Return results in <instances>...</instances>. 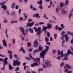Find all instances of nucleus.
<instances>
[{
	"mask_svg": "<svg viewBox=\"0 0 73 73\" xmlns=\"http://www.w3.org/2000/svg\"><path fill=\"white\" fill-rule=\"evenodd\" d=\"M70 54H72V55H73V52L70 51V49H69L67 51V54H65V56H66V57H67L68 56V55H69Z\"/></svg>",
	"mask_w": 73,
	"mask_h": 73,
	"instance_id": "423d86ee",
	"label": "nucleus"
},
{
	"mask_svg": "<svg viewBox=\"0 0 73 73\" xmlns=\"http://www.w3.org/2000/svg\"><path fill=\"white\" fill-rule=\"evenodd\" d=\"M57 38V34H54V39L56 38Z\"/></svg>",
	"mask_w": 73,
	"mask_h": 73,
	"instance_id": "0e129e2a",
	"label": "nucleus"
},
{
	"mask_svg": "<svg viewBox=\"0 0 73 73\" xmlns=\"http://www.w3.org/2000/svg\"><path fill=\"white\" fill-rule=\"evenodd\" d=\"M68 36V35L67 34H66L65 35H62V37L64 38H65V40H66V42H68V40H69V36Z\"/></svg>",
	"mask_w": 73,
	"mask_h": 73,
	"instance_id": "39448f33",
	"label": "nucleus"
},
{
	"mask_svg": "<svg viewBox=\"0 0 73 73\" xmlns=\"http://www.w3.org/2000/svg\"><path fill=\"white\" fill-rule=\"evenodd\" d=\"M43 68H39L38 69V72H40V71H42L43 70Z\"/></svg>",
	"mask_w": 73,
	"mask_h": 73,
	"instance_id": "09e8293b",
	"label": "nucleus"
},
{
	"mask_svg": "<svg viewBox=\"0 0 73 73\" xmlns=\"http://www.w3.org/2000/svg\"><path fill=\"white\" fill-rule=\"evenodd\" d=\"M27 46L28 47H30L31 46V44L30 42H28L27 43Z\"/></svg>",
	"mask_w": 73,
	"mask_h": 73,
	"instance_id": "ea45409f",
	"label": "nucleus"
},
{
	"mask_svg": "<svg viewBox=\"0 0 73 73\" xmlns=\"http://www.w3.org/2000/svg\"><path fill=\"white\" fill-rule=\"evenodd\" d=\"M65 40H63L62 42V47H64V43L65 42Z\"/></svg>",
	"mask_w": 73,
	"mask_h": 73,
	"instance_id": "603ef678",
	"label": "nucleus"
},
{
	"mask_svg": "<svg viewBox=\"0 0 73 73\" xmlns=\"http://www.w3.org/2000/svg\"><path fill=\"white\" fill-rule=\"evenodd\" d=\"M33 64H34V66H38V62H36V63H33Z\"/></svg>",
	"mask_w": 73,
	"mask_h": 73,
	"instance_id": "de8ad7c7",
	"label": "nucleus"
},
{
	"mask_svg": "<svg viewBox=\"0 0 73 73\" xmlns=\"http://www.w3.org/2000/svg\"><path fill=\"white\" fill-rule=\"evenodd\" d=\"M19 29L21 32H24V31H25L24 30V28H23V27H20L19 28Z\"/></svg>",
	"mask_w": 73,
	"mask_h": 73,
	"instance_id": "6ab92c4d",
	"label": "nucleus"
},
{
	"mask_svg": "<svg viewBox=\"0 0 73 73\" xmlns=\"http://www.w3.org/2000/svg\"><path fill=\"white\" fill-rule=\"evenodd\" d=\"M60 7H64V4L62 2H61L60 4Z\"/></svg>",
	"mask_w": 73,
	"mask_h": 73,
	"instance_id": "e433bc0d",
	"label": "nucleus"
},
{
	"mask_svg": "<svg viewBox=\"0 0 73 73\" xmlns=\"http://www.w3.org/2000/svg\"><path fill=\"white\" fill-rule=\"evenodd\" d=\"M2 42L3 45H4V46L5 47H7V42H6V41H5V39L3 40H2Z\"/></svg>",
	"mask_w": 73,
	"mask_h": 73,
	"instance_id": "6e6552de",
	"label": "nucleus"
},
{
	"mask_svg": "<svg viewBox=\"0 0 73 73\" xmlns=\"http://www.w3.org/2000/svg\"><path fill=\"white\" fill-rule=\"evenodd\" d=\"M16 5V4L15 3H12V5L11 6V7L12 9H13L15 7V6Z\"/></svg>",
	"mask_w": 73,
	"mask_h": 73,
	"instance_id": "1a4fd4ad",
	"label": "nucleus"
},
{
	"mask_svg": "<svg viewBox=\"0 0 73 73\" xmlns=\"http://www.w3.org/2000/svg\"><path fill=\"white\" fill-rule=\"evenodd\" d=\"M43 49V48L42 46H41V47H38V50H39V52L40 51H42V50Z\"/></svg>",
	"mask_w": 73,
	"mask_h": 73,
	"instance_id": "4be33fe9",
	"label": "nucleus"
},
{
	"mask_svg": "<svg viewBox=\"0 0 73 73\" xmlns=\"http://www.w3.org/2000/svg\"><path fill=\"white\" fill-rule=\"evenodd\" d=\"M73 13H70L69 15V20H70V17H72V16L73 15Z\"/></svg>",
	"mask_w": 73,
	"mask_h": 73,
	"instance_id": "bb28decb",
	"label": "nucleus"
},
{
	"mask_svg": "<svg viewBox=\"0 0 73 73\" xmlns=\"http://www.w3.org/2000/svg\"><path fill=\"white\" fill-rule=\"evenodd\" d=\"M50 59H47L46 60V61L45 62V64L46 66L44 64H42V66L44 69H45L47 68V66H52L51 64H50Z\"/></svg>",
	"mask_w": 73,
	"mask_h": 73,
	"instance_id": "7ed1b4c3",
	"label": "nucleus"
},
{
	"mask_svg": "<svg viewBox=\"0 0 73 73\" xmlns=\"http://www.w3.org/2000/svg\"><path fill=\"white\" fill-rule=\"evenodd\" d=\"M23 15H24V17L25 18V19L23 20H24V21L26 20L27 19V18L28 17L27 16V15H26V14H25V13H24Z\"/></svg>",
	"mask_w": 73,
	"mask_h": 73,
	"instance_id": "cd10ccee",
	"label": "nucleus"
},
{
	"mask_svg": "<svg viewBox=\"0 0 73 73\" xmlns=\"http://www.w3.org/2000/svg\"><path fill=\"white\" fill-rule=\"evenodd\" d=\"M9 70H12V69H13V68H14L12 67L11 64L9 65Z\"/></svg>",
	"mask_w": 73,
	"mask_h": 73,
	"instance_id": "aec40b11",
	"label": "nucleus"
},
{
	"mask_svg": "<svg viewBox=\"0 0 73 73\" xmlns=\"http://www.w3.org/2000/svg\"><path fill=\"white\" fill-rule=\"evenodd\" d=\"M52 53H53V54H54L56 53V50H55L53 49L52 50Z\"/></svg>",
	"mask_w": 73,
	"mask_h": 73,
	"instance_id": "f704fd0d",
	"label": "nucleus"
},
{
	"mask_svg": "<svg viewBox=\"0 0 73 73\" xmlns=\"http://www.w3.org/2000/svg\"><path fill=\"white\" fill-rule=\"evenodd\" d=\"M19 51H22L23 53L24 54H25V50L23 48L21 47V49L19 50Z\"/></svg>",
	"mask_w": 73,
	"mask_h": 73,
	"instance_id": "f3484780",
	"label": "nucleus"
},
{
	"mask_svg": "<svg viewBox=\"0 0 73 73\" xmlns=\"http://www.w3.org/2000/svg\"><path fill=\"white\" fill-rule=\"evenodd\" d=\"M12 57H13V56L12 55H10L9 57H10V59L11 60H12Z\"/></svg>",
	"mask_w": 73,
	"mask_h": 73,
	"instance_id": "774afa93",
	"label": "nucleus"
},
{
	"mask_svg": "<svg viewBox=\"0 0 73 73\" xmlns=\"http://www.w3.org/2000/svg\"><path fill=\"white\" fill-rule=\"evenodd\" d=\"M20 36L21 37V38L22 41H24V40H25V38L24 37H23L22 35H20Z\"/></svg>",
	"mask_w": 73,
	"mask_h": 73,
	"instance_id": "c756f323",
	"label": "nucleus"
},
{
	"mask_svg": "<svg viewBox=\"0 0 73 73\" xmlns=\"http://www.w3.org/2000/svg\"><path fill=\"white\" fill-rule=\"evenodd\" d=\"M21 9H19V15H20V13H21Z\"/></svg>",
	"mask_w": 73,
	"mask_h": 73,
	"instance_id": "bf43d9fd",
	"label": "nucleus"
},
{
	"mask_svg": "<svg viewBox=\"0 0 73 73\" xmlns=\"http://www.w3.org/2000/svg\"><path fill=\"white\" fill-rule=\"evenodd\" d=\"M1 7L2 8H3V9H4L5 10H6L7 9V7L5 6V5H2L1 6Z\"/></svg>",
	"mask_w": 73,
	"mask_h": 73,
	"instance_id": "412c9836",
	"label": "nucleus"
},
{
	"mask_svg": "<svg viewBox=\"0 0 73 73\" xmlns=\"http://www.w3.org/2000/svg\"><path fill=\"white\" fill-rule=\"evenodd\" d=\"M68 71H69V70L68 69H66L64 70V72L65 73H67V72H68Z\"/></svg>",
	"mask_w": 73,
	"mask_h": 73,
	"instance_id": "5fc2aeb1",
	"label": "nucleus"
},
{
	"mask_svg": "<svg viewBox=\"0 0 73 73\" xmlns=\"http://www.w3.org/2000/svg\"><path fill=\"white\" fill-rule=\"evenodd\" d=\"M38 7L41 9H43V8L41 6H39Z\"/></svg>",
	"mask_w": 73,
	"mask_h": 73,
	"instance_id": "338daca9",
	"label": "nucleus"
},
{
	"mask_svg": "<svg viewBox=\"0 0 73 73\" xmlns=\"http://www.w3.org/2000/svg\"><path fill=\"white\" fill-rule=\"evenodd\" d=\"M47 35L48 37H50V33H49V32H47Z\"/></svg>",
	"mask_w": 73,
	"mask_h": 73,
	"instance_id": "3c124183",
	"label": "nucleus"
},
{
	"mask_svg": "<svg viewBox=\"0 0 73 73\" xmlns=\"http://www.w3.org/2000/svg\"><path fill=\"white\" fill-rule=\"evenodd\" d=\"M61 12L62 14H66V13H67V11H65L64 10H62Z\"/></svg>",
	"mask_w": 73,
	"mask_h": 73,
	"instance_id": "393cba45",
	"label": "nucleus"
},
{
	"mask_svg": "<svg viewBox=\"0 0 73 73\" xmlns=\"http://www.w3.org/2000/svg\"><path fill=\"white\" fill-rule=\"evenodd\" d=\"M4 23H8V21L7 20V19H5L3 21Z\"/></svg>",
	"mask_w": 73,
	"mask_h": 73,
	"instance_id": "58836bf2",
	"label": "nucleus"
},
{
	"mask_svg": "<svg viewBox=\"0 0 73 73\" xmlns=\"http://www.w3.org/2000/svg\"><path fill=\"white\" fill-rule=\"evenodd\" d=\"M4 60L3 62L4 64H5L6 65H7L8 64V62L7 60H8V58H4Z\"/></svg>",
	"mask_w": 73,
	"mask_h": 73,
	"instance_id": "9b49d317",
	"label": "nucleus"
},
{
	"mask_svg": "<svg viewBox=\"0 0 73 73\" xmlns=\"http://www.w3.org/2000/svg\"><path fill=\"white\" fill-rule=\"evenodd\" d=\"M44 22H40L39 23V25H42V24H44Z\"/></svg>",
	"mask_w": 73,
	"mask_h": 73,
	"instance_id": "680f3d73",
	"label": "nucleus"
},
{
	"mask_svg": "<svg viewBox=\"0 0 73 73\" xmlns=\"http://www.w3.org/2000/svg\"><path fill=\"white\" fill-rule=\"evenodd\" d=\"M23 19V18L22 17H21L20 18V19L19 20V21H21Z\"/></svg>",
	"mask_w": 73,
	"mask_h": 73,
	"instance_id": "052dcab7",
	"label": "nucleus"
},
{
	"mask_svg": "<svg viewBox=\"0 0 73 73\" xmlns=\"http://www.w3.org/2000/svg\"><path fill=\"white\" fill-rule=\"evenodd\" d=\"M45 41L46 42H48L49 41V38H48L47 37H46L45 38Z\"/></svg>",
	"mask_w": 73,
	"mask_h": 73,
	"instance_id": "37998d69",
	"label": "nucleus"
},
{
	"mask_svg": "<svg viewBox=\"0 0 73 73\" xmlns=\"http://www.w3.org/2000/svg\"><path fill=\"white\" fill-rule=\"evenodd\" d=\"M47 27H44V26H43L42 29H43V31H44L46 29H47Z\"/></svg>",
	"mask_w": 73,
	"mask_h": 73,
	"instance_id": "a19ab883",
	"label": "nucleus"
},
{
	"mask_svg": "<svg viewBox=\"0 0 73 73\" xmlns=\"http://www.w3.org/2000/svg\"><path fill=\"white\" fill-rule=\"evenodd\" d=\"M13 56L15 58H17V59H19V58H18V57H17V54H15Z\"/></svg>",
	"mask_w": 73,
	"mask_h": 73,
	"instance_id": "8fccbe9b",
	"label": "nucleus"
},
{
	"mask_svg": "<svg viewBox=\"0 0 73 73\" xmlns=\"http://www.w3.org/2000/svg\"><path fill=\"white\" fill-rule=\"evenodd\" d=\"M64 28V27H62V28L60 27H58V29L59 31H61V30L62 29H63Z\"/></svg>",
	"mask_w": 73,
	"mask_h": 73,
	"instance_id": "c85d7f7f",
	"label": "nucleus"
},
{
	"mask_svg": "<svg viewBox=\"0 0 73 73\" xmlns=\"http://www.w3.org/2000/svg\"><path fill=\"white\" fill-rule=\"evenodd\" d=\"M64 65H65V63L63 62H62L61 63L60 66V67H61V68H62V67H63L64 66Z\"/></svg>",
	"mask_w": 73,
	"mask_h": 73,
	"instance_id": "b1692460",
	"label": "nucleus"
},
{
	"mask_svg": "<svg viewBox=\"0 0 73 73\" xmlns=\"http://www.w3.org/2000/svg\"><path fill=\"white\" fill-rule=\"evenodd\" d=\"M33 17H36L37 18H40V16H39V14L38 13L36 14L35 15H33Z\"/></svg>",
	"mask_w": 73,
	"mask_h": 73,
	"instance_id": "f8f14e48",
	"label": "nucleus"
},
{
	"mask_svg": "<svg viewBox=\"0 0 73 73\" xmlns=\"http://www.w3.org/2000/svg\"><path fill=\"white\" fill-rule=\"evenodd\" d=\"M23 34V35L24 36H25V31H23L22 32Z\"/></svg>",
	"mask_w": 73,
	"mask_h": 73,
	"instance_id": "69168bd1",
	"label": "nucleus"
},
{
	"mask_svg": "<svg viewBox=\"0 0 73 73\" xmlns=\"http://www.w3.org/2000/svg\"><path fill=\"white\" fill-rule=\"evenodd\" d=\"M3 68H1V69L2 70H5V63H3Z\"/></svg>",
	"mask_w": 73,
	"mask_h": 73,
	"instance_id": "72a5a7b5",
	"label": "nucleus"
},
{
	"mask_svg": "<svg viewBox=\"0 0 73 73\" xmlns=\"http://www.w3.org/2000/svg\"><path fill=\"white\" fill-rule=\"evenodd\" d=\"M68 66H69V64H66L65 65L64 67V69H66V68H68Z\"/></svg>",
	"mask_w": 73,
	"mask_h": 73,
	"instance_id": "a878e982",
	"label": "nucleus"
},
{
	"mask_svg": "<svg viewBox=\"0 0 73 73\" xmlns=\"http://www.w3.org/2000/svg\"><path fill=\"white\" fill-rule=\"evenodd\" d=\"M29 56L30 57V58L31 60H36V58H33V57L32 56V55H31V53H30L29 54Z\"/></svg>",
	"mask_w": 73,
	"mask_h": 73,
	"instance_id": "2eb2a0df",
	"label": "nucleus"
},
{
	"mask_svg": "<svg viewBox=\"0 0 73 73\" xmlns=\"http://www.w3.org/2000/svg\"><path fill=\"white\" fill-rule=\"evenodd\" d=\"M8 53H9L10 55L12 54V52L10 51L9 50H8Z\"/></svg>",
	"mask_w": 73,
	"mask_h": 73,
	"instance_id": "4c0bfd02",
	"label": "nucleus"
},
{
	"mask_svg": "<svg viewBox=\"0 0 73 73\" xmlns=\"http://www.w3.org/2000/svg\"><path fill=\"white\" fill-rule=\"evenodd\" d=\"M19 6L17 5H15V9H19Z\"/></svg>",
	"mask_w": 73,
	"mask_h": 73,
	"instance_id": "13d9d810",
	"label": "nucleus"
},
{
	"mask_svg": "<svg viewBox=\"0 0 73 73\" xmlns=\"http://www.w3.org/2000/svg\"><path fill=\"white\" fill-rule=\"evenodd\" d=\"M52 24H49V23H47V27L49 29H50L52 28Z\"/></svg>",
	"mask_w": 73,
	"mask_h": 73,
	"instance_id": "dca6fc26",
	"label": "nucleus"
},
{
	"mask_svg": "<svg viewBox=\"0 0 73 73\" xmlns=\"http://www.w3.org/2000/svg\"><path fill=\"white\" fill-rule=\"evenodd\" d=\"M60 8H59V7H57L55 10V11L57 14H58V13H59V11H60Z\"/></svg>",
	"mask_w": 73,
	"mask_h": 73,
	"instance_id": "ddd939ff",
	"label": "nucleus"
},
{
	"mask_svg": "<svg viewBox=\"0 0 73 73\" xmlns=\"http://www.w3.org/2000/svg\"><path fill=\"white\" fill-rule=\"evenodd\" d=\"M58 52V56H59L60 54V53H61V52H60V50H58L57 51Z\"/></svg>",
	"mask_w": 73,
	"mask_h": 73,
	"instance_id": "79ce46f5",
	"label": "nucleus"
},
{
	"mask_svg": "<svg viewBox=\"0 0 73 73\" xmlns=\"http://www.w3.org/2000/svg\"><path fill=\"white\" fill-rule=\"evenodd\" d=\"M45 47L46 48L45 50H43L40 53V58H41L42 57L43 58V60H44V56L46 54L47 52L48 51V50H49V46H47L46 45H45Z\"/></svg>",
	"mask_w": 73,
	"mask_h": 73,
	"instance_id": "f257e3e1",
	"label": "nucleus"
},
{
	"mask_svg": "<svg viewBox=\"0 0 73 73\" xmlns=\"http://www.w3.org/2000/svg\"><path fill=\"white\" fill-rule=\"evenodd\" d=\"M7 32H8V29H6V31H5V33L6 36L7 38H8L9 36H8V33Z\"/></svg>",
	"mask_w": 73,
	"mask_h": 73,
	"instance_id": "5701e85b",
	"label": "nucleus"
},
{
	"mask_svg": "<svg viewBox=\"0 0 73 73\" xmlns=\"http://www.w3.org/2000/svg\"><path fill=\"white\" fill-rule=\"evenodd\" d=\"M34 44H38V42H37V39H36L33 42Z\"/></svg>",
	"mask_w": 73,
	"mask_h": 73,
	"instance_id": "2f4dec72",
	"label": "nucleus"
},
{
	"mask_svg": "<svg viewBox=\"0 0 73 73\" xmlns=\"http://www.w3.org/2000/svg\"><path fill=\"white\" fill-rule=\"evenodd\" d=\"M32 21V20L31 19H29L28 20V22L29 23H30V22H31V21Z\"/></svg>",
	"mask_w": 73,
	"mask_h": 73,
	"instance_id": "4d7b16f0",
	"label": "nucleus"
},
{
	"mask_svg": "<svg viewBox=\"0 0 73 73\" xmlns=\"http://www.w3.org/2000/svg\"><path fill=\"white\" fill-rule=\"evenodd\" d=\"M34 24H35V22H32L30 23H27V26H29L30 27H32Z\"/></svg>",
	"mask_w": 73,
	"mask_h": 73,
	"instance_id": "0eeeda50",
	"label": "nucleus"
},
{
	"mask_svg": "<svg viewBox=\"0 0 73 73\" xmlns=\"http://www.w3.org/2000/svg\"><path fill=\"white\" fill-rule=\"evenodd\" d=\"M34 29L35 30V32H37L36 33V35H38L40 37V34L41 33H42L43 31H44V30L42 29V30L41 31V27H38L37 28V29L35 27H34ZM38 31V32H37Z\"/></svg>",
	"mask_w": 73,
	"mask_h": 73,
	"instance_id": "f03ea898",
	"label": "nucleus"
},
{
	"mask_svg": "<svg viewBox=\"0 0 73 73\" xmlns=\"http://www.w3.org/2000/svg\"><path fill=\"white\" fill-rule=\"evenodd\" d=\"M65 32L64 31H62V32L61 33V35L62 36V35H63L64 34H65Z\"/></svg>",
	"mask_w": 73,
	"mask_h": 73,
	"instance_id": "49530a36",
	"label": "nucleus"
},
{
	"mask_svg": "<svg viewBox=\"0 0 73 73\" xmlns=\"http://www.w3.org/2000/svg\"><path fill=\"white\" fill-rule=\"evenodd\" d=\"M29 31L31 33H33L34 32V31H33V29H32V28L31 27L29 29Z\"/></svg>",
	"mask_w": 73,
	"mask_h": 73,
	"instance_id": "4468645a",
	"label": "nucleus"
},
{
	"mask_svg": "<svg viewBox=\"0 0 73 73\" xmlns=\"http://www.w3.org/2000/svg\"><path fill=\"white\" fill-rule=\"evenodd\" d=\"M36 52H39V50H37V49H35L34 50L33 53H35Z\"/></svg>",
	"mask_w": 73,
	"mask_h": 73,
	"instance_id": "c9c22d12",
	"label": "nucleus"
},
{
	"mask_svg": "<svg viewBox=\"0 0 73 73\" xmlns=\"http://www.w3.org/2000/svg\"><path fill=\"white\" fill-rule=\"evenodd\" d=\"M71 33V32H70L69 31H67V35H70V34Z\"/></svg>",
	"mask_w": 73,
	"mask_h": 73,
	"instance_id": "864d4df0",
	"label": "nucleus"
},
{
	"mask_svg": "<svg viewBox=\"0 0 73 73\" xmlns=\"http://www.w3.org/2000/svg\"><path fill=\"white\" fill-rule=\"evenodd\" d=\"M16 64L18 66H19L20 64V62L19 61L17 60L13 61V66H16Z\"/></svg>",
	"mask_w": 73,
	"mask_h": 73,
	"instance_id": "20e7f679",
	"label": "nucleus"
},
{
	"mask_svg": "<svg viewBox=\"0 0 73 73\" xmlns=\"http://www.w3.org/2000/svg\"><path fill=\"white\" fill-rule=\"evenodd\" d=\"M60 56L61 57H64H64H67L66 56H65V54H63V51H61L60 52Z\"/></svg>",
	"mask_w": 73,
	"mask_h": 73,
	"instance_id": "9d476101",
	"label": "nucleus"
},
{
	"mask_svg": "<svg viewBox=\"0 0 73 73\" xmlns=\"http://www.w3.org/2000/svg\"><path fill=\"white\" fill-rule=\"evenodd\" d=\"M56 59L58 60H61V56H59L56 58Z\"/></svg>",
	"mask_w": 73,
	"mask_h": 73,
	"instance_id": "c03bdc74",
	"label": "nucleus"
},
{
	"mask_svg": "<svg viewBox=\"0 0 73 73\" xmlns=\"http://www.w3.org/2000/svg\"><path fill=\"white\" fill-rule=\"evenodd\" d=\"M7 1H6L2 3H1V5H4V4H5V3L7 2Z\"/></svg>",
	"mask_w": 73,
	"mask_h": 73,
	"instance_id": "6e6d98bb",
	"label": "nucleus"
},
{
	"mask_svg": "<svg viewBox=\"0 0 73 73\" xmlns=\"http://www.w3.org/2000/svg\"><path fill=\"white\" fill-rule=\"evenodd\" d=\"M12 41L13 44H16V40H15V39L14 38L12 39Z\"/></svg>",
	"mask_w": 73,
	"mask_h": 73,
	"instance_id": "7c9ffc66",
	"label": "nucleus"
},
{
	"mask_svg": "<svg viewBox=\"0 0 73 73\" xmlns=\"http://www.w3.org/2000/svg\"><path fill=\"white\" fill-rule=\"evenodd\" d=\"M37 3L38 4H39L40 5H42V0H40L39 1H37Z\"/></svg>",
	"mask_w": 73,
	"mask_h": 73,
	"instance_id": "a211bd4d",
	"label": "nucleus"
},
{
	"mask_svg": "<svg viewBox=\"0 0 73 73\" xmlns=\"http://www.w3.org/2000/svg\"><path fill=\"white\" fill-rule=\"evenodd\" d=\"M15 14V11H13L11 13V16H13Z\"/></svg>",
	"mask_w": 73,
	"mask_h": 73,
	"instance_id": "e2e57ef3",
	"label": "nucleus"
},
{
	"mask_svg": "<svg viewBox=\"0 0 73 73\" xmlns=\"http://www.w3.org/2000/svg\"><path fill=\"white\" fill-rule=\"evenodd\" d=\"M38 44H34V47H35V48H37V46H38Z\"/></svg>",
	"mask_w": 73,
	"mask_h": 73,
	"instance_id": "a18cd8bd",
	"label": "nucleus"
},
{
	"mask_svg": "<svg viewBox=\"0 0 73 73\" xmlns=\"http://www.w3.org/2000/svg\"><path fill=\"white\" fill-rule=\"evenodd\" d=\"M65 4L67 5H69V0H67L65 1Z\"/></svg>",
	"mask_w": 73,
	"mask_h": 73,
	"instance_id": "473e14b6",
	"label": "nucleus"
}]
</instances>
